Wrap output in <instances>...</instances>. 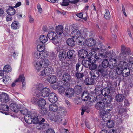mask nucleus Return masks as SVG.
Instances as JSON below:
<instances>
[{"label":"nucleus","mask_w":133,"mask_h":133,"mask_svg":"<svg viewBox=\"0 0 133 133\" xmlns=\"http://www.w3.org/2000/svg\"><path fill=\"white\" fill-rule=\"evenodd\" d=\"M10 77L8 76H5L3 78V81L6 84H8L10 81Z\"/></svg>","instance_id":"nucleus-42"},{"label":"nucleus","mask_w":133,"mask_h":133,"mask_svg":"<svg viewBox=\"0 0 133 133\" xmlns=\"http://www.w3.org/2000/svg\"><path fill=\"white\" fill-rule=\"evenodd\" d=\"M82 64L86 67H88L89 65V62L87 60H84L82 61Z\"/></svg>","instance_id":"nucleus-51"},{"label":"nucleus","mask_w":133,"mask_h":133,"mask_svg":"<svg viewBox=\"0 0 133 133\" xmlns=\"http://www.w3.org/2000/svg\"><path fill=\"white\" fill-rule=\"evenodd\" d=\"M80 31L78 29H75L73 30L70 34L71 37L77 39V41L78 44L82 45L85 43L83 41V38L80 36Z\"/></svg>","instance_id":"nucleus-2"},{"label":"nucleus","mask_w":133,"mask_h":133,"mask_svg":"<svg viewBox=\"0 0 133 133\" xmlns=\"http://www.w3.org/2000/svg\"><path fill=\"white\" fill-rule=\"evenodd\" d=\"M50 119L51 120L58 124L61 123L62 121L61 117L59 115H55V114H53L50 116Z\"/></svg>","instance_id":"nucleus-7"},{"label":"nucleus","mask_w":133,"mask_h":133,"mask_svg":"<svg viewBox=\"0 0 133 133\" xmlns=\"http://www.w3.org/2000/svg\"><path fill=\"white\" fill-rule=\"evenodd\" d=\"M45 119L44 118H43L42 120L38 122V125L39 127H38V126H37V127H38V129H40L43 127V123Z\"/></svg>","instance_id":"nucleus-49"},{"label":"nucleus","mask_w":133,"mask_h":133,"mask_svg":"<svg viewBox=\"0 0 133 133\" xmlns=\"http://www.w3.org/2000/svg\"><path fill=\"white\" fill-rule=\"evenodd\" d=\"M122 74L123 77H127L130 74V70L128 68L123 69L122 71Z\"/></svg>","instance_id":"nucleus-25"},{"label":"nucleus","mask_w":133,"mask_h":133,"mask_svg":"<svg viewBox=\"0 0 133 133\" xmlns=\"http://www.w3.org/2000/svg\"><path fill=\"white\" fill-rule=\"evenodd\" d=\"M84 82L87 85L92 84L94 83V80L92 78H87L85 80Z\"/></svg>","instance_id":"nucleus-28"},{"label":"nucleus","mask_w":133,"mask_h":133,"mask_svg":"<svg viewBox=\"0 0 133 133\" xmlns=\"http://www.w3.org/2000/svg\"><path fill=\"white\" fill-rule=\"evenodd\" d=\"M25 120L26 122L29 124H30L32 122V119L31 118H29L27 116H26L25 117Z\"/></svg>","instance_id":"nucleus-50"},{"label":"nucleus","mask_w":133,"mask_h":133,"mask_svg":"<svg viewBox=\"0 0 133 133\" xmlns=\"http://www.w3.org/2000/svg\"><path fill=\"white\" fill-rule=\"evenodd\" d=\"M52 70L49 68H48L42 70L40 72L41 76L45 77L48 76L51 73Z\"/></svg>","instance_id":"nucleus-8"},{"label":"nucleus","mask_w":133,"mask_h":133,"mask_svg":"<svg viewBox=\"0 0 133 133\" xmlns=\"http://www.w3.org/2000/svg\"><path fill=\"white\" fill-rule=\"evenodd\" d=\"M48 38L47 37L44 35H41L40 36L39 38V41L42 43H45L48 40Z\"/></svg>","instance_id":"nucleus-29"},{"label":"nucleus","mask_w":133,"mask_h":133,"mask_svg":"<svg viewBox=\"0 0 133 133\" xmlns=\"http://www.w3.org/2000/svg\"><path fill=\"white\" fill-rule=\"evenodd\" d=\"M9 100V96L7 93L3 92L0 94V101L1 102L6 103Z\"/></svg>","instance_id":"nucleus-6"},{"label":"nucleus","mask_w":133,"mask_h":133,"mask_svg":"<svg viewBox=\"0 0 133 133\" xmlns=\"http://www.w3.org/2000/svg\"><path fill=\"white\" fill-rule=\"evenodd\" d=\"M67 44L70 46H73L75 45V42L74 40L71 38H69L66 41Z\"/></svg>","instance_id":"nucleus-30"},{"label":"nucleus","mask_w":133,"mask_h":133,"mask_svg":"<svg viewBox=\"0 0 133 133\" xmlns=\"http://www.w3.org/2000/svg\"><path fill=\"white\" fill-rule=\"evenodd\" d=\"M71 77L70 75L67 73L63 74L62 76L63 81L66 83H68L71 81Z\"/></svg>","instance_id":"nucleus-12"},{"label":"nucleus","mask_w":133,"mask_h":133,"mask_svg":"<svg viewBox=\"0 0 133 133\" xmlns=\"http://www.w3.org/2000/svg\"><path fill=\"white\" fill-rule=\"evenodd\" d=\"M98 71L104 77H107L110 76V69H106V68H101L98 70Z\"/></svg>","instance_id":"nucleus-4"},{"label":"nucleus","mask_w":133,"mask_h":133,"mask_svg":"<svg viewBox=\"0 0 133 133\" xmlns=\"http://www.w3.org/2000/svg\"><path fill=\"white\" fill-rule=\"evenodd\" d=\"M59 130L60 133H67V130L64 128H61Z\"/></svg>","instance_id":"nucleus-64"},{"label":"nucleus","mask_w":133,"mask_h":133,"mask_svg":"<svg viewBox=\"0 0 133 133\" xmlns=\"http://www.w3.org/2000/svg\"><path fill=\"white\" fill-rule=\"evenodd\" d=\"M124 98V96L123 95L118 94L116 95V99L118 102H121Z\"/></svg>","instance_id":"nucleus-33"},{"label":"nucleus","mask_w":133,"mask_h":133,"mask_svg":"<svg viewBox=\"0 0 133 133\" xmlns=\"http://www.w3.org/2000/svg\"><path fill=\"white\" fill-rule=\"evenodd\" d=\"M74 94V91L73 89L69 88L65 92V95L68 97H71Z\"/></svg>","instance_id":"nucleus-18"},{"label":"nucleus","mask_w":133,"mask_h":133,"mask_svg":"<svg viewBox=\"0 0 133 133\" xmlns=\"http://www.w3.org/2000/svg\"><path fill=\"white\" fill-rule=\"evenodd\" d=\"M33 117L32 122L34 124H36L38 123L39 120L38 118V116L35 113L32 116Z\"/></svg>","instance_id":"nucleus-27"},{"label":"nucleus","mask_w":133,"mask_h":133,"mask_svg":"<svg viewBox=\"0 0 133 133\" xmlns=\"http://www.w3.org/2000/svg\"><path fill=\"white\" fill-rule=\"evenodd\" d=\"M63 26L62 25H59L56 26L55 31L58 34H61L63 32Z\"/></svg>","instance_id":"nucleus-16"},{"label":"nucleus","mask_w":133,"mask_h":133,"mask_svg":"<svg viewBox=\"0 0 133 133\" xmlns=\"http://www.w3.org/2000/svg\"><path fill=\"white\" fill-rule=\"evenodd\" d=\"M75 76L77 79L82 78L84 76V75L82 73H77L75 74Z\"/></svg>","instance_id":"nucleus-55"},{"label":"nucleus","mask_w":133,"mask_h":133,"mask_svg":"<svg viewBox=\"0 0 133 133\" xmlns=\"http://www.w3.org/2000/svg\"><path fill=\"white\" fill-rule=\"evenodd\" d=\"M20 24L18 21H14L11 24V28L14 30H16L19 28L20 27Z\"/></svg>","instance_id":"nucleus-23"},{"label":"nucleus","mask_w":133,"mask_h":133,"mask_svg":"<svg viewBox=\"0 0 133 133\" xmlns=\"http://www.w3.org/2000/svg\"><path fill=\"white\" fill-rule=\"evenodd\" d=\"M99 115L101 116L104 121H107V115L106 113V111L104 109L101 110L99 111Z\"/></svg>","instance_id":"nucleus-14"},{"label":"nucleus","mask_w":133,"mask_h":133,"mask_svg":"<svg viewBox=\"0 0 133 133\" xmlns=\"http://www.w3.org/2000/svg\"><path fill=\"white\" fill-rule=\"evenodd\" d=\"M40 111L41 113L42 114L44 115L46 113L47 110L46 109L43 108V107H42L41 108V110Z\"/></svg>","instance_id":"nucleus-59"},{"label":"nucleus","mask_w":133,"mask_h":133,"mask_svg":"<svg viewBox=\"0 0 133 133\" xmlns=\"http://www.w3.org/2000/svg\"><path fill=\"white\" fill-rule=\"evenodd\" d=\"M108 122H107L106 125L108 128H112L114 126V121L112 120H108Z\"/></svg>","instance_id":"nucleus-43"},{"label":"nucleus","mask_w":133,"mask_h":133,"mask_svg":"<svg viewBox=\"0 0 133 133\" xmlns=\"http://www.w3.org/2000/svg\"><path fill=\"white\" fill-rule=\"evenodd\" d=\"M99 58L98 57L97 55L96 54H95L94 55H91V56L90 57V59L89 60L90 62H92V63H95L96 62V59H98Z\"/></svg>","instance_id":"nucleus-36"},{"label":"nucleus","mask_w":133,"mask_h":133,"mask_svg":"<svg viewBox=\"0 0 133 133\" xmlns=\"http://www.w3.org/2000/svg\"><path fill=\"white\" fill-rule=\"evenodd\" d=\"M112 99L111 96L110 95H107L105 96V97L103 99V101L107 104L110 103Z\"/></svg>","instance_id":"nucleus-24"},{"label":"nucleus","mask_w":133,"mask_h":133,"mask_svg":"<svg viewBox=\"0 0 133 133\" xmlns=\"http://www.w3.org/2000/svg\"><path fill=\"white\" fill-rule=\"evenodd\" d=\"M58 90L60 94L63 93L65 91V89L64 87L62 86L59 87L58 88Z\"/></svg>","instance_id":"nucleus-54"},{"label":"nucleus","mask_w":133,"mask_h":133,"mask_svg":"<svg viewBox=\"0 0 133 133\" xmlns=\"http://www.w3.org/2000/svg\"><path fill=\"white\" fill-rule=\"evenodd\" d=\"M7 13L9 15H13L16 12L15 10L11 6H9V8L6 11Z\"/></svg>","instance_id":"nucleus-26"},{"label":"nucleus","mask_w":133,"mask_h":133,"mask_svg":"<svg viewBox=\"0 0 133 133\" xmlns=\"http://www.w3.org/2000/svg\"><path fill=\"white\" fill-rule=\"evenodd\" d=\"M79 55L82 58H84L87 57L88 53L87 51L84 49L80 50L78 52Z\"/></svg>","instance_id":"nucleus-19"},{"label":"nucleus","mask_w":133,"mask_h":133,"mask_svg":"<svg viewBox=\"0 0 133 133\" xmlns=\"http://www.w3.org/2000/svg\"><path fill=\"white\" fill-rule=\"evenodd\" d=\"M58 105L55 103L51 104L49 106V110L53 112H56L58 110Z\"/></svg>","instance_id":"nucleus-15"},{"label":"nucleus","mask_w":133,"mask_h":133,"mask_svg":"<svg viewBox=\"0 0 133 133\" xmlns=\"http://www.w3.org/2000/svg\"><path fill=\"white\" fill-rule=\"evenodd\" d=\"M123 70V69L118 66V67L116 69V71L117 74H122V71Z\"/></svg>","instance_id":"nucleus-52"},{"label":"nucleus","mask_w":133,"mask_h":133,"mask_svg":"<svg viewBox=\"0 0 133 133\" xmlns=\"http://www.w3.org/2000/svg\"><path fill=\"white\" fill-rule=\"evenodd\" d=\"M21 81L22 82L23 86L25 84V80L24 77L23 75L20 76L19 78L17 79L15 81V82H20Z\"/></svg>","instance_id":"nucleus-32"},{"label":"nucleus","mask_w":133,"mask_h":133,"mask_svg":"<svg viewBox=\"0 0 133 133\" xmlns=\"http://www.w3.org/2000/svg\"><path fill=\"white\" fill-rule=\"evenodd\" d=\"M37 50L41 53L43 51L45 50V48L44 46H43L41 45H38L37 46Z\"/></svg>","instance_id":"nucleus-46"},{"label":"nucleus","mask_w":133,"mask_h":133,"mask_svg":"<svg viewBox=\"0 0 133 133\" xmlns=\"http://www.w3.org/2000/svg\"><path fill=\"white\" fill-rule=\"evenodd\" d=\"M11 54L13 56L14 58H16L18 56V53L15 51L13 50L11 52Z\"/></svg>","instance_id":"nucleus-63"},{"label":"nucleus","mask_w":133,"mask_h":133,"mask_svg":"<svg viewBox=\"0 0 133 133\" xmlns=\"http://www.w3.org/2000/svg\"><path fill=\"white\" fill-rule=\"evenodd\" d=\"M3 70L5 72H9L11 71L12 68L10 65H7L4 66Z\"/></svg>","instance_id":"nucleus-37"},{"label":"nucleus","mask_w":133,"mask_h":133,"mask_svg":"<svg viewBox=\"0 0 133 133\" xmlns=\"http://www.w3.org/2000/svg\"><path fill=\"white\" fill-rule=\"evenodd\" d=\"M9 108V107L5 104H2L0 107V109L3 111H8Z\"/></svg>","instance_id":"nucleus-44"},{"label":"nucleus","mask_w":133,"mask_h":133,"mask_svg":"<svg viewBox=\"0 0 133 133\" xmlns=\"http://www.w3.org/2000/svg\"><path fill=\"white\" fill-rule=\"evenodd\" d=\"M38 99L36 97H33L31 99V102L33 104H36L37 103Z\"/></svg>","instance_id":"nucleus-53"},{"label":"nucleus","mask_w":133,"mask_h":133,"mask_svg":"<svg viewBox=\"0 0 133 133\" xmlns=\"http://www.w3.org/2000/svg\"><path fill=\"white\" fill-rule=\"evenodd\" d=\"M69 5V3L67 0H63L62 2L61 5L64 6H66Z\"/></svg>","instance_id":"nucleus-61"},{"label":"nucleus","mask_w":133,"mask_h":133,"mask_svg":"<svg viewBox=\"0 0 133 133\" xmlns=\"http://www.w3.org/2000/svg\"><path fill=\"white\" fill-rule=\"evenodd\" d=\"M111 31L112 34L114 35L117 31V25L116 24L112 25L111 28Z\"/></svg>","instance_id":"nucleus-31"},{"label":"nucleus","mask_w":133,"mask_h":133,"mask_svg":"<svg viewBox=\"0 0 133 133\" xmlns=\"http://www.w3.org/2000/svg\"><path fill=\"white\" fill-rule=\"evenodd\" d=\"M107 85L108 87L106 88H108V89L110 90V91L113 90L114 89L113 85L111 83H109Z\"/></svg>","instance_id":"nucleus-60"},{"label":"nucleus","mask_w":133,"mask_h":133,"mask_svg":"<svg viewBox=\"0 0 133 133\" xmlns=\"http://www.w3.org/2000/svg\"><path fill=\"white\" fill-rule=\"evenodd\" d=\"M58 57L61 61L62 62L64 61L66 59V52L64 50L60 51L58 54Z\"/></svg>","instance_id":"nucleus-11"},{"label":"nucleus","mask_w":133,"mask_h":133,"mask_svg":"<svg viewBox=\"0 0 133 133\" xmlns=\"http://www.w3.org/2000/svg\"><path fill=\"white\" fill-rule=\"evenodd\" d=\"M110 92V90L108 88H106L103 89L101 91L102 94L105 96L108 95V94Z\"/></svg>","instance_id":"nucleus-38"},{"label":"nucleus","mask_w":133,"mask_h":133,"mask_svg":"<svg viewBox=\"0 0 133 133\" xmlns=\"http://www.w3.org/2000/svg\"><path fill=\"white\" fill-rule=\"evenodd\" d=\"M48 38L52 41V42L54 44L58 43L59 39L56 34L54 32H51L47 34Z\"/></svg>","instance_id":"nucleus-3"},{"label":"nucleus","mask_w":133,"mask_h":133,"mask_svg":"<svg viewBox=\"0 0 133 133\" xmlns=\"http://www.w3.org/2000/svg\"><path fill=\"white\" fill-rule=\"evenodd\" d=\"M36 89H37L36 91H34L36 94L38 95V93H39V91L42 90V88L43 87V85L41 84H38L36 85Z\"/></svg>","instance_id":"nucleus-40"},{"label":"nucleus","mask_w":133,"mask_h":133,"mask_svg":"<svg viewBox=\"0 0 133 133\" xmlns=\"http://www.w3.org/2000/svg\"><path fill=\"white\" fill-rule=\"evenodd\" d=\"M85 43L87 46L92 47L95 45L96 41L92 38H90L87 39L85 40Z\"/></svg>","instance_id":"nucleus-10"},{"label":"nucleus","mask_w":133,"mask_h":133,"mask_svg":"<svg viewBox=\"0 0 133 133\" xmlns=\"http://www.w3.org/2000/svg\"><path fill=\"white\" fill-rule=\"evenodd\" d=\"M41 57V53L38 51H36L34 52L33 56L35 60H38L39 58Z\"/></svg>","instance_id":"nucleus-45"},{"label":"nucleus","mask_w":133,"mask_h":133,"mask_svg":"<svg viewBox=\"0 0 133 133\" xmlns=\"http://www.w3.org/2000/svg\"><path fill=\"white\" fill-rule=\"evenodd\" d=\"M67 111L66 109L63 108H60L58 111V113L61 115L64 116L66 115Z\"/></svg>","instance_id":"nucleus-41"},{"label":"nucleus","mask_w":133,"mask_h":133,"mask_svg":"<svg viewBox=\"0 0 133 133\" xmlns=\"http://www.w3.org/2000/svg\"><path fill=\"white\" fill-rule=\"evenodd\" d=\"M75 54L74 52L72 50H70L68 51L67 53V57L69 59H72Z\"/></svg>","instance_id":"nucleus-34"},{"label":"nucleus","mask_w":133,"mask_h":133,"mask_svg":"<svg viewBox=\"0 0 133 133\" xmlns=\"http://www.w3.org/2000/svg\"><path fill=\"white\" fill-rule=\"evenodd\" d=\"M37 103L39 107H42L45 105L46 102L44 99L41 98L39 99L38 100Z\"/></svg>","instance_id":"nucleus-21"},{"label":"nucleus","mask_w":133,"mask_h":133,"mask_svg":"<svg viewBox=\"0 0 133 133\" xmlns=\"http://www.w3.org/2000/svg\"><path fill=\"white\" fill-rule=\"evenodd\" d=\"M48 56V52L46 50L43 51L41 53V57L42 59L41 60L43 61H44L45 60H48L46 59V58Z\"/></svg>","instance_id":"nucleus-17"},{"label":"nucleus","mask_w":133,"mask_h":133,"mask_svg":"<svg viewBox=\"0 0 133 133\" xmlns=\"http://www.w3.org/2000/svg\"><path fill=\"white\" fill-rule=\"evenodd\" d=\"M82 99L84 101H87L89 97V94L86 92L85 91L83 92L81 96Z\"/></svg>","instance_id":"nucleus-35"},{"label":"nucleus","mask_w":133,"mask_h":133,"mask_svg":"<svg viewBox=\"0 0 133 133\" xmlns=\"http://www.w3.org/2000/svg\"><path fill=\"white\" fill-rule=\"evenodd\" d=\"M50 92V89L46 87H45L42 89V90H39V93L38 95L41 96L45 97L48 96Z\"/></svg>","instance_id":"nucleus-5"},{"label":"nucleus","mask_w":133,"mask_h":133,"mask_svg":"<svg viewBox=\"0 0 133 133\" xmlns=\"http://www.w3.org/2000/svg\"><path fill=\"white\" fill-rule=\"evenodd\" d=\"M104 17L107 19H109L111 17L110 12L108 9L105 10V13L104 15Z\"/></svg>","instance_id":"nucleus-47"},{"label":"nucleus","mask_w":133,"mask_h":133,"mask_svg":"<svg viewBox=\"0 0 133 133\" xmlns=\"http://www.w3.org/2000/svg\"><path fill=\"white\" fill-rule=\"evenodd\" d=\"M48 99L49 101L52 103H55L57 100V95L55 94L51 93L48 95Z\"/></svg>","instance_id":"nucleus-9"},{"label":"nucleus","mask_w":133,"mask_h":133,"mask_svg":"<svg viewBox=\"0 0 133 133\" xmlns=\"http://www.w3.org/2000/svg\"><path fill=\"white\" fill-rule=\"evenodd\" d=\"M109 64V62L107 59L104 60L102 63V67L104 68H107Z\"/></svg>","instance_id":"nucleus-48"},{"label":"nucleus","mask_w":133,"mask_h":133,"mask_svg":"<svg viewBox=\"0 0 133 133\" xmlns=\"http://www.w3.org/2000/svg\"><path fill=\"white\" fill-rule=\"evenodd\" d=\"M81 33L80 36L83 38V41L84 38H86L88 35V30L87 29L85 28H82L80 30Z\"/></svg>","instance_id":"nucleus-13"},{"label":"nucleus","mask_w":133,"mask_h":133,"mask_svg":"<svg viewBox=\"0 0 133 133\" xmlns=\"http://www.w3.org/2000/svg\"><path fill=\"white\" fill-rule=\"evenodd\" d=\"M89 69L90 70H93L95 69L97 67V65L94 64H91L89 65Z\"/></svg>","instance_id":"nucleus-56"},{"label":"nucleus","mask_w":133,"mask_h":133,"mask_svg":"<svg viewBox=\"0 0 133 133\" xmlns=\"http://www.w3.org/2000/svg\"><path fill=\"white\" fill-rule=\"evenodd\" d=\"M20 111L21 114L24 115H26L28 112V110L25 108H24L22 109V110H20Z\"/></svg>","instance_id":"nucleus-58"},{"label":"nucleus","mask_w":133,"mask_h":133,"mask_svg":"<svg viewBox=\"0 0 133 133\" xmlns=\"http://www.w3.org/2000/svg\"><path fill=\"white\" fill-rule=\"evenodd\" d=\"M48 81L51 84H53L56 81V77L54 75H50L47 78Z\"/></svg>","instance_id":"nucleus-20"},{"label":"nucleus","mask_w":133,"mask_h":133,"mask_svg":"<svg viewBox=\"0 0 133 133\" xmlns=\"http://www.w3.org/2000/svg\"><path fill=\"white\" fill-rule=\"evenodd\" d=\"M48 60H45L43 61L41 60H35L34 62V67L36 71L39 72L42 67H46L48 66L49 64Z\"/></svg>","instance_id":"nucleus-1"},{"label":"nucleus","mask_w":133,"mask_h":133,"mask_svg":"<svg viewBox=\"0 0 133 133\" xmlns=\"http://www.w3.org/2000/svg\"><path fill=\"white\" fill-rule=\"evenodd\" d=\"M75 89L79 93L81 92L82 90L81 87L78 85L76 86L75 87Z\"/></svg>","instance_id":"nucleus-57"},{"label":"nucleus","mask_w":133,"mask_h":133,"mask_svg":"<svg viewBox=\"0 0 133 133\" xmlns=\"http://www.w3.org/2000/svg\"><path fill=\"white\" fill-rule=\"evenodd\" d=\"M105 107L104 103L100 102H97L95 105V107L98 110H103Z\"/></svg>","instance_id":"nucleus-22"},{"label":"nucleus","mask_w":133,"mask_h":133,"mask_svg":"<svg viewBox=\"0 0 133 133\" xmlns=\"http://www.w3.org/2000/svg\"><path fill=\"white\" fill-rule=\"evenodd\" d=\"M10 108L14 112H17L18 111V109L16 105L14 104H11Z\"/></svg>","instance_id":"nucleus-39"},{"label":"nucleus","mask_w":133,"mask_h":133,"mask_svg":"<svg viewBox=\"0 0 133 133\" xmlns=\"http://www.w3.org/2000/svg\"><path fill=\"white\" fill-rule=\"evenodd\" d=\"M50 56L52 58V59H55L56 57V55L55 52H51Z\"/></svg>","instance_id":"nucleus-62"}]
</instances>
